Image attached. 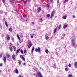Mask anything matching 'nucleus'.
<instances>
[{"label":"nucleus","mask_w":77,"mask_h":77,"mask_svg":"<svg viewBox=\"0 0 77 77\" xmlns=\"http://www.w3.org/2000/svg\"><path fill=\"white\" fill-rule=\"evenodd\" d=\"M17 37L18 39H19V40H20V36H19V35H18V34H17Z\"/></svg>","instance_id":"nucleus-15"},{"label":"nucleus","mask_w":77,"mask_h":77,"mask_svg":"<svg viewBox=\"0 0 77 77\" xmlns=\"http://www.w3.org/2000/svg\"><path fill=\"white\" fill-rule=\"evenodd\" d=\"M35 50L36 52H38L39 53H40L41 51V49L39 47H38L37 49H35Z\"/></svg>","instance_id":"nucleus-3"},{"label":"nucleus","mask_w":77,"mask_h":77,"mask_svg":"<svg viewBox=\"0 0 77 77\" xmlns=\"http://www.w3.org/2000/svg\"><path fill=\"white\" fill-rule=\"evenodd\" d=\"M69 0H65V2H63V3H66V2H68Z\"/></svg>","instance_id":"nucleus-22"},{"label":"nucleus","mask_w":77,"mask_h":77,"mask_svg":"<svg viewBox=\"0 0 77 77\" xmlns=\"http://www.w3.org/2000/svg\"><path fill=\"white\" fill-rule=\"evenodd\" d=\"M45 39H46V40H48V39H49V37L48 36L46 37H45Z\"/></svg>","instance_id":"nucleus-30"},{"label":"nucleus","mask_w":77,"mask_h":77,"mask_svg":"<svg viewBox=\"0 0 77 77\" xmlns=\"http://www.w3.org/2000/svg\"><path fill=\"white\" fill-rule=\"evenodd\" d=\"M63 36H65V34L64 33H63Z\"/></svg>","instance_id":"nucleus-39"},{"label":"nucleus","mask_w":77,"mask_h":77,"mask_svg":"<svg viewBox=\"0 0 77 77\" xmlns=\"http://www.w3.org/2000/svg\"><path fill=\"white\" fill-rule=\"evenodd\" d=\"M6 39H7V41H9V40H10V38L9 37V35H7Z\"/></svg>","instance_id":"nucleus-6"},{"label":"nucleus","mask_w":77,"mask_h":77,"mask_svg":"<svg viewBox=\"0 0 77 77\" xmlns=\"http://www.w3.org/2000/svg\"><path fill=\"white\" fill-rule=\"evenodd\" d=\"M23 65H26V63H24L23 64Z\"/></svg>","instance_id":"nucleus-45"},{"label":"nucleus","mask_w":77,"mask_h":77,"mask_svg":"<svg viewBox=\"0 0 77 77\" xmlns=\"http://www.w3.org/2000/svg\"><path fill=\"white\" fill-rule=\"evenodd\" d=\"M75 66H77V62H75Z\"/></svg>","instance_id":"nucleus-28"},{"label":"nucleus","mask_w":77,"mask_h":77,"mask_svg":"<svg viewBox=\"0 0 77 77\" xmlns=\"http://www.w3.org/2000/svg\"><path fill=\"white\" fill-rule=\"evenodd\" d=\"M46 6L48 8H49L50 7V4H48Z\"/></svg>","instance_id":"nucleus-24"},{"label":"nucleus","mask_w":77,"mask_h":77,"mask_svg":"<svg viewBox=\"0 0 77 77\" xmlns=\"http://www.w3.org/2000/svg\"><path fill=\"white\" fill-rule=\"evenodd\" d=\"M20 52L22 54H23V51L22 49H20Z\"/></svg>","instance_id":"nucleus-26"},{"label":"nucleus","mask_w":77,"mask_h":77,"mask_svg":"<svg viewBox=\"0 0 77 77\" xmlns=\"http://www.w3.org/2000/svg\"><path fill=\"white\" fill-rule=\"evenodd\" d=\"M23 17H26V15H23Z\"/></svg>","instance_id":"nucleus-44"},{"label":"nucleus","mask_w":77,"mask_h":77,"mask_svg":"<svg viewBox=\"0 0 77 77\" xmlns=\"http://www.w3.org/2000/svg\"><path fill=\"white\" fill-rule=\"evenodd\" d=\"M32 24H34V23L33 22H32Z\"/></svg>","instance_id":"nucleus-50"},{"label":"nucleus","mask_w":77,"mask_h":77,"mask_svg":"<svg viewBox=\"0 0 77 77\" xmlns=\"http://www.w3.org/2000/svg\"><path fill=\"white\" fill-rule=\"evenodd\" d=\"M24 53H27V50H25L24 51Z\"/></svg>","instance_id":"nucleus-31"},{"label":"nucleus","mask_w":77,"mask_h":77,"mask_svg":"<svg viewBox=\"0 0 77 77\" xmlns=\"http://www.w3.org/2000/svg\"><path fill=\"white\" fill-rule=\"evenodd\" d=\"M34 50H35V47H33L31 51L32 53H33V51H34Z\"/></svg>","instance_id":"nucleus-11"},{"label":"nucleus","mask_w":77,"mask_h":77,"mask_svg":"<svg viewBox=\"0 0 77 77\" xmlns=\"http://www.w3.org/2000/svg\"><path fill=\"white\" fill-rule=\"evenodd\" d=\"M2 64H0V66H2Z\"/></svg>","instance_id":"nucleus-46"},{"label":"nucleus","mask_w":77,"mask_h":77,"mask_svg":"<svg viewBox=\"0 0 77 77\" xmlns=\"http://www.w3.org/2000/svg\"><path fill=\"white\" fill-rule=\"evenodd\" d=\"M55 14V11H53L51 14V18H53V17H54V15Z\"/></svg>","instance_id":"nucleus-1"},{"label":"nucleus","mask_w":77,"mask_h":77,"mask_svg":"<svg viewBox=\"0 0 77 77\" xmlns=\"http://www.w3.org/2000/svg\"><path fill=\"white\" fill-rule=\"evenodd\" d=\"M56 31H57V28H55V29H54V33H56Z\"/></svg>","instance_id":"nucleus-18"},{"label":"nucleus","mask_w":77,"mask_h":77,"mask_svg":"<svg viewBox=\"0 0 77 77\" xmlns=\"http://www.w3.org/2000/svg\"><path fill=\"white\" fill-rule=\"evenodd\" d=\"M41 7H38V9H37V11L38 12H39L41 11Z\"/></svg>","instance_id":"nucleus-10"},{"label":"nucleus","mask_w":77,"mask_h":77,"mask_svg":"<svg viewBox=\"0 0 77 77\" xmlns=\"http://www.w3.org/2000/svg\"><path fill=\"white\" fill-rule=\"evenodd\" d=\"M21 17H22V16H21Z\"/></svg>","instance_id":"nucleus-53"},{"label":"nucleus","mask_w":77,"mask_h":77,"mask_svg":"<svg viewBox=\"0 0 77 77\" xmlns=\"http://www.w3.org/2000/svg\"><path fill=\"white\" fill-rule=\"evenodd\" d=\"M20 50H21V49H19L17 50L16 51V54H17V53H18L19 51H20Z\"/></svg>","instance_id":"nucleus-9"},{"label":"nucleus","mask_w":77,"mask_h":77,"mask_svg":"<svg viewBox=\"0 0 77 77\" xmlns=\"http://www.w3.org/2000/svg\"><path fill=\"white\" fill-rule=\"evenodd\" d=\"M37 75H38V77H43L42 74L40 72H38L37 73Z\"/></svg>","instance_id":"nucleus-4"},{"label":"nucleus","mask_w":77,"mask_h":77,"mask_svg":"<svg viewBox=\"0 0 77 77\" xmlns=\"http://www.w3.org/2000/svg\"><path fill=\"white\" fill-rule=\"evenodd\" d=\"M5 26H6V27H8V23H7V22H5Z\"/></svg>","instance_id":"nucleus-17"},{"label":"nucleus","mask_w":77,"mask_h":77,"mask_svg":"<svg viewBox=\"0 0 77 77\" xmlns=\"http://www.w3.org/2000/svg\"><path fill=\"white\" fill-rule=\"evenodd\" d=\"M10 1L11 3H14V2L13 1V0H10Z\"/></svg>","instance_id":"nucleus-23"},{"label":"nucleus","mask_w":77,"mask_h":77,"mask_svg":"<svg viewBox=\"0 0 77 77\" xmlns=\"http://www.w3.org/2000/svg\"><path fill=\"white\" fill-rule=\"evenodd\" d=\"M46 17H50V14H48L46 15Z\"/></svg>","instance_id":"nucleus-21"},{"label":"nucleus","mask_w":77,"mask_h":77,"mask_svg":"<svg viewBox=\"0 0 77 77\" xmlns=\"http://www.w3.org/2000/svg\"><path fill=\"white\" fill-rule=\"evenodd\" d=\"M67 25H64L63 27V28H64V29H65V28H66V27H67Z\"/></svg>","instance_id":"nucleus-16"},{"label":"nucleus","mask_w":77,"mask_h":77,"mask_svg":"<svg viewBox=\"0 0 77 77\" xmlns=\"http://www.w3.org/2000/svg\"><path fill=\"white\" fill-rule=\"evenodd\" d=\"M24 0H20V2H23Z\"/></svg>","instance_id":"nucleus-49"},{"label":"nucleus","mask_w":77,"mask_h":77,"mask_svg":"<svg viewBox=\"0 0 77 77\" xmlns=\"http://www.w3.org/2000/svg\"><path fill=\"white\" fill-rule=\"evenodd\" d=\"M10 45L11 46L12 45V43H10Z\"/></svg>","instance_id":"nucleus-48"},{"label":"nucleus","mask_w":77,"mask_h":77,"mask_svg":"<svg viewBox=\"0 0 77 77\" xmlns=\"http://www.w3.org/2000/svg\"><path fill=\"white\" fill-rule=\"evenodd\" d=\"M68 77H72V75H69Z\"/></svg>","instance_id":"nucleus-36"},{"label":"nucleus","mask_w":77,"mask_h":77,"mask_svg":"<svg viewBox=\"0 0 77 77\" xmlns=\"http://www.w3.org/2000/svg\"><path fill=\"white\" fill-rule=\"evenodd\" d=\"M6 56L7 57H8V58H9V57H10V55H9V54H7L6 55Z\"/></svg>","instance_id":"nucleus-20"},{"label":"nucleus","mask_w":77,"mask_h":77,"mask_svg":"<svg viewBox=\"0 0 77 77\" xmlns=\"http://www.w3.org/2000/svg\"><path fill=\"white\" fill-rule=\"evenodd\" d=\"M59 1L58 0H57V2L58 3H59Z\"/></svg>","instance_id":"nucleus-51"},{"label":"nucleus","mask_w":77,"mask_h":77,"mask_svg":"<svg viewBox=\"0 0 77 77\" xmlns=\"http://www.w3.org/2000/svg\"><path fill=\"white\" fill-rule=\"evenodd\" d=\"M23 56V55H20V57L21 59H22V60L24 61V62H25L26 60L25 59V58H24Z\"/></svg>","instance_id":"nucleus-2"},{"label":"nucleus","mask_w":77,"mask_h":77,"mask_svg":"<svg viewBox=\"0 0 77 77\" xmlns=\"http://www.w3.org/2000/svg\"><path fill=\"white\" fill-rule=\"evenodd\" d=\"M29 45L28 46V48H30V47H31V46H32V44L31 42H30L29 43Z\"/></svg>","instance_id":"nucleus-5"},{"label":"nucleus","mask_w":77,"mask_h":77,"mask_svg":"<svg viewBox=\"0 0 77 77\" xmlns=\"http://www.w3.org/2000/svg\"><path fill=\"white\" fill-rule=\"evenodd\" d=\"M9 31L10 32H12V28H10L9 29Z\"/></svg>","instance_id":"nucleus-29"},{"label":"nucleus","mask_w":77,"mask_h":77,"mask_svg":"<svg viewBox=\"0 0 77 77\" xmlns=\"http://www.w3.org/2000/svg\"><path fill=\"white\" fill-rule=\"evenodd\" d=\"M9 48H10V51H12V48L9 47Z\"/></svg>","instance_id":"nucleus-25"},{"label":"nucleus","mask_w":77,"mask_h":77,"mask_svg":"<svg viewBox=\"0 0 77 77\" xmlns=\"http://www.w3.org/2000/svg\"><path fill=\"white\" fill-rule=\"evenodd\" d=\"M40 20H41V21H42V18H41V19H40Z\"/></svg>","instance_id":"nucleus-52"},{"label":"nucleus","mask_w":77,"mask_h":77,"mask_svg":"<svg viewBox=\"0 0 77 77\" xmlns=\"http://www.w3.org/2000/svg\"><path fill=\"white\" fill-rule=\"evenodd\" d=\"M18 63L19 65H21V60H18Z\"/></svg>","instance_id":"nucleus-19"},{"label":"nucleus","mask_w":77,"mask_h":77,"mask_svg":"<svg viewBox=\"0 0 77 77\" xmlns=\"http://www.w3.org/2000/svg\"><path fill=\"white\" fill-rule=\"evenodd\" d=\"M72 44L73 46H74V45H75V43H74V42H72Z\"/></svg>","instance_id":"nucleus-32"},{"label":"nucleus","mask_w":77,"mask_h":77,"mask_svg":"<svg viewBox=\"0 0 77 77\" xmlns=\"http://www.w3.org/2000/svg\"><path fill=\"white\" fill-rule=\"evenodd\" d=\"M0 57H2V53L0 54Z\"/></svg>","instance_id":"nucleus-38"},{"label":"nucleus","mask_w":77,"mask_h":77,"mask_svg":"<svg viewBox=\"0 0 77 77\" xmlns=\"http://www.w3.org/2000/svg\"><path fill=\"white\" fill-rule=\"evenodd\" d=\"M50 2L51 3H52L53 2V0H50Z\"/></svg>","instance_id":"nucleus-43"},{"label":"nucleus","mask_w":77,"mask_h":77,"mask_svg":"<svg viewBox=\"0 0 77 77\" xmlns=\"http://www.w3.org/2000/svg\"><path fill=\"white\" fill-rule=\"evenodd\" d=\"M66 17H67V16H63V19L64 20H65L66 19Z\"/></svg>","instance_id":"nucleus-14"},{"label":"nucleus","mask_w":77,"mask_h":77,"mask_svg":"<svg viewBox=\"0 0 77 77\" xmlns=\"http://www.w3.org/2000/svg\"><path fill=\"white\" fill-rule=\"evenodd\" d=\"M69 67H71V64H69Z\"/></svg>","instance_id":"nucleus-35"},{"label":"nucleus","mask_w":77,"mask_h":77,"mask_svg":"<svg viewBox=\"0 0 77 77\" xmlns=\"http://www.w3.org/2000/svg\"><path fill=\"white\" fill-rule=\"evenodd\" d=\"M65 71H68V69H67V68H65Z\"/></svg>","instance_id":"nucleus-41"},{"label":"nucleus","mask_w":77,"mask_h":77,"mask_svg":"<svg viewBox=\"0 0 77 77\" xmlns=\"http://www.w3.org/2000/svg\"><path fill=\"white\" fill-rule=\"evenodd\" d=\"M15 71L16 74H18V69H16L15 70Z\"/></svg>","instance_id":"nucleus-13"},{"label":"nucleus","mask_w":77,"mask_h":77,"mask_svg":"<svg viewBox=\"0 0 77 77\" xmlns=\"http://www.w3.org/2000/svg\"><path fill=\"white\" fill-rule=\"evenodd\" d=\"M0 14H3V12H2V11H0Z\"/></svg>","instance_id":"nucleus-40"},{"label":"nucleus","mask_w":77,"mask_h":77,"mask_svg":"<svg viewBox=\"0 0 77 77\" xmlns=\"http://www.w3.org/2000/svg\"><path fill=\"white\" fill-rule=\"evenodd\" d=\"M60 27H61V25H60L58 28V29H60Z\"/></svg>","instance_id":"nucleus-37"},{"label":"nucleus","mask_w":77,"mask_h":77,"mask_svg":"<svg viewBox=\"0 0 77 77\" xmlns=\"http://www.w3.org/2000/svg\"><path fill=\"white\" fill-rule=\"evenodd\" d=\"M4 62H6V57L5 56L3 58V59Z\"/></svg>","instance_id":"nucleus-8"},{"label":"nucleus","mask_w":77,"mask_h":77,"mask_svg":"<svg viewBox=\"0 0 77 77\" xmlns=\"http://www.w3.org/2000/svg\"><path fill=\"white\" fill-rule=\"evenodd\" d=\"M31 38H33V36L31 35Z\"/></svg>","instance_id":"nucleus-47"},{"label":"nucleus","mask_w":77,"mask_h":77,"mask_svg":"<svg viewBox=\"0 0 77 77\" xmlns=\"http://www.w3.org/2000/svg\"><path fill=\"white\" fill-rule=\"evenodd\" d=\"M73 18H75V15H73Z\"/></svg>","instance_id":"nucleus-42"},{"label":"nucleus","mask_w":77,"mask_h":77,"mask_svg":"<svg viewBox=\"0 0 77 77\" xmlns=\"http://www.w3.org/2000/svg\"><path fill=\"white\" fill-rule=\"evenodd\" d=\"M3 2V3L5 4V0H2Z\"/></svg>","instance_id":"nucleus-34"},{"label":"nucleus","mask_w":77,"mask_h":77,"mask_svg":"<svg viewBox=\"0 0 77 77\" xmlns=\"http://www.w3.org/2000/svg\"><path fill=\"white\" fill-rule=\"evenodd\" d=\"M30 1V0H27L26 1H25V4H26V3L27 2H29Z\"/></svg>","instance_id":"nucleus-27"},{"label":"nucleus","mask_w":77,"mask_h":77,"mask_svg":"<svg viewBox=\"0 0 77 77\" xmlns=\"http://www.w3.org/2000/svg\"><path fill=\"white\" fill-rule=\"evenodd\" d=\"M12 57L13 60H15V54L12 55Z\"/></svg>","instance_id":"nucleus-7"},{"label":"nucleus","mask_w":77,"mask_h":77,"mask_svg":"<svg viewBox=\"0 0 77 77\" xmlns=\"http://www.w3.org/2000/svg\"><path fill=\"white\" fill-rule=\"evenodd\" d=\"M14 51H16V47L15 46H14Z\"/></svg>","instance_id":"nucleus-33"},{"label":"nucleus","mask_w":77,"mask_h":77,"mask_svg":"<svg viewBox=\"0 0 77 77\" xmlns=\"http://www.w3.org/2000/svg\"><path fill=\"white\" fill-rule=\"evenodd\" d=\"M45 52H46V53L47 54H48V52H49V51H48V49H46L45 51Z\"/></svg>","instance_id":"nucleus-12"}]
</instances>
